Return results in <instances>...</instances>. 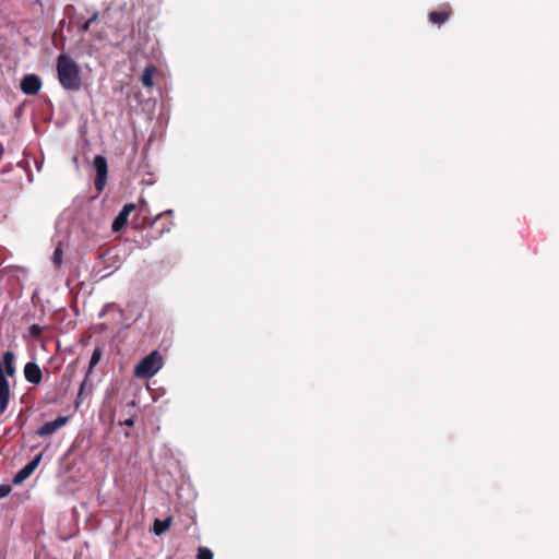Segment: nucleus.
<instances>
[{
  "label": "nucleus",
  "mask_w": 559,
  "mask_h": 559,
  "mask_svg": "<svg viewBox=\"0 0 559 559\" xmlns=\"http://www.w3.org/2000/svg\"><path fill=\"white\" fill-rule=\"evenodd\" d=\"M56 71L58 81L66 91L76 92L81 88V68L70 56L66 53L58 56Z\"/></svg>",
  "instance_id": "nucleus-1"
},
{
  "label": "nucleus",
  "mask_w": 559,
  "mask_h": 559,
  "mask_svg": "<svg viewBox=\"0 0 559 559\" xmlns=\"http://www.w3.org/2000/svg\"><path fill=\"white\" fill-rule=\"evenodd\" d=\"M162 366V355L157 350H153L135 366L134 374L138 378L147 379L153 377Z\"/></svg>",
  "instance_id": "nucleus-2"
},
{
  "label": "nucleus",
  "mask_w": 559,
  "mask_h": 559,
  "mask_svg": "<svg viewBox=\"0 0 559 559\" xmlns=\"http://www.w3.org/2000/svg\"><path fill=\"white\" fill-rule=\"evenodd\" d=\"M93 165L96 170V177H95V181H94L95 189L98 192H100V191H103V189L106 185L107 175H108V164H107L106 158L103 155H96L94 157Z\"/></svg>",
  "instance_id": "nucleus-3"
},
{
  "label": "nucleus",
  "mask_w": 559,
  "mask_h": 559,
  "mask_svg": "<svg viewBox=\"0 0 559 559\" xmlns=\"http://www.w3.org/2000/svg\"><path fill=\"white\" fill-rule=\"evenodd\" d=\"M41 454L36 455L31 462H28L22 469H20L13 477L12 483L14 485H20L24 480H26L37 468L41 461Z\"/></svg>",
  "instance_id": "nucleus-4"
},
{
  "label": "nucleus",
  "mask_w": 559,
  "mask_h": 559,
  "mask_svg": "<svg viewBox=\"0 0 559 559\" xmlns=\"http://www.w3.org/2000/svg\"><path fill=\"white\" fill-rule=\"evenodd\" d=\"M21 91L26 95H35L41 88V80L36 74H26L21 81Z\"/></svg>",
  "instance_id": "nucleus-5"
},
{
  "label": "nucleus",
  "mask_w": 559,
  "mask_h": 559,
  "mask_svg": "<svg viewBox=\"0 0 559 559\" xmlns=\"http://www.w3.org/2000/svg\"><path fill=\"white\" fill-rule=\"evenodd\" d=\"M69 421L68 416H60L52 421L44 424L37 431L36 435L39 437H47L53 435L58 429L66 426Z\"/></svg>",
  "instance_id": "nucleus-6"
},
{
  "label": "nucleus",
  "mask_w": 559,
  "mask_h": 559,
  "mask_svg": "<svg viewBox=\"0 0 559 559\" xmlns=\"http://www.w3.org/2000/svg\"><path fill=\"white\" fill-rule=\"evenodd\" d=\"M14 361V353L10 350L4 352L0 361V376L8 379V377H13L15 374Z\"/></svg>",
  "instance_id": "nucleus-7"
},
{
  "label": "nucleus",
  "mask_w": 559,
  "mask_h": 559,
  "mask_svg": "<svg viewBox=\"0 0 559 559\" xmlns=\"http://www.w3.org/2000/svg\"><path fill=\"white\" fill-rule=\"evenodd\" d=\"M452 14V8L450 4H442L438 10L431 11L428 14V19L432 24L441 25L445 23Z\"/></svg>",
  "instance_id": "nucleus-8"
},
{
  "label": "nucleus",
  "mask_w": 559,
  "mask_h": 559,
  "mask_svg": "<svg viewBox=\"0 0 559 559\" xmlns=\"http://www.w3.org/2000/svg\"><path fill=\"white\" fill-rule=\"evenodd\" d=\"M135 210L134 203H128L123 206L121 212L118 214V216L112 222V230L114 231H120L128 223V217L131 212Z\"/></svg>",
  "instance_id": "nucleus-9"
},
{
  "label": "nucleus",
  "mask_w": 559,
  "mask_h": 559,
  "mask_svg": "<svg viewBox=\"0 0 559 559\" xmlns=\"http://www.w3.org/2000/svg\"><path fill=\"white\" fill-rule=\"evenodd\" d=\"M24 377L27 382L38 384L43 379V373L36 362L28 361L24 367Z\"/></svg>",
  "instance_id": "nucleus-10"
},
{
  "label": "nucleus",
  "mask_w": 559,
  "mask_h": 559,
  "mask_svg": "<svg viewBox=\"0 0 559 559\" xmlns=\"http://www.w3.org/2000/svg\"><path fill=\"white\" fill-rule=\"evenodd\" d=\"M10 383L9 380L0 376V416L7 411L10 402Z\"/></svg>",
  "instance_id": "nucleus-11"
},
{
  "label": "nucleus",
  "mask_w": 559,
  "mask_h": 559,
  "mask_svg": "<svg viewBox=\"0 0 559 559\" xmlns=\"http://www.w3.org/2000/svg\"><path fill=\"white\" fill-rule=\"evenodd\" d=\"M171 213H173V211H170V210L166 211L165 213L157 215L155 217V219L152 222L151 228L152 229L157 228L158 236H162L165 231L170 230L171 223L170 222L165 223L164 221L166 219V216L170 215Z\"/></svg>",
  "instance_id": "nucleus-12"
},
{
  "label": "nucleus",
  "mask_w": 559,
  "mask_h": 559,
  "mask_svg": "<svg viewBox=\"0 0 559 559\" xmlns=\"http://www.w3.org/2000/svg\"><path fill=\"white\" fill-rule=\"evenodd\" d=\"M170 524H171L170 516L166 518L165 520L156 519L153 524L154 534L157 536L164 534L170 527Z\"/></svg>",
  "instance_id": "nucleus-13"
},
{
  "label": "nucleus",
  "mask_w": 559,
  "mask_h": 559,
  "mask_svg": "<svg viewBox=\"0 0 559 559\" xmlns=\"http://www.w3.org/2000/svg\"><path fill=\"white\" fill-rule=\"evenodd\" d=\"M156 69L152 66L146 67L141 75V82L145 87H152L154 85V74Z\"/></svg>",
  "instance_id": "nucleus-14"
},
{
  "label": "nucleus",
  "mask_w": 559,
  "mask_h": 559,
  "mask_svg": "<svg viewBox=\"0 0 559 559\" xmlns=\"http://www.w3.org/2000/svg\"><path fill=\"white\" fill-rule=\"evenodd\" d=\"M102 356H103V349L100 347H95L92 353L90 365H88L90 370H92L99 362Z\"/></svg>",
  "instance_id": "nucleus-15"
},
{
  "label": "nucleus",
  "mask_w": 559,
  "mask_h": 559,
  "mask_svg": "<svg viewBox=\"0 0 559 559\" xmlns=\"http://www.w3.org/2000/svg\"><path fill=\"white\" fill-rule=\"evenodd\" d=\"M62 257H63L62 248H61V246H58L55 249L53 254H52V262H53L56 267H60L61 266V264H62Z\"/></svg>",
  "instance_id": "nucleus-16"
},
{
  "label": "nucleus",
  "mask_w": 559,
  "mask_h": 559,
  "mask_svg": "<svg viewBox=\"0 0 559 559\" xmlns=\"http://www.w3.org/2000/svg\"><path fill=\"white\" fill-rule=\"evenodd\" d=\"M28 332H29V335L35 338V340H38L43 332H44V328L38 325V324H32L29 328H28Z\"/></svg>",
  "instance_id": "nucleus-17"
},
{
  "label": "nucleus",
  "mask_w": 559,
  "mask_h": 559,
  "mask_svg": "<svg viewBox=\"0 0 559 559\" xmlns=\"http://www.w3.org/2000/svg\"><path fill=\"white\" fill-rule=\"evenodd\" d=\"M197 559H213V552L206 547H200L198 549Z\"/></svg>",
  "instance_id": "nucleus-18"
},
{
  "label": "nucleus",
  "mask_w": 559,
  "mask_h": 559,
  "mask_svg": "<svg viewBox=\"0 0 559 559\" xmlns=\"http://www.w3.org/2000/svg\"><path fill=\"white\" fill-rule=\"evenodd\" d=\"M11 492V486L0 485V498L7 497Z\"/></svg>",
  "instance_id": "nucleus-19"
},
{
  "label": "nucleus",
  "mask_w": 559,
  "mask_h": 559,
  "mask_svg": "<svg viewBox=\"0 0 559 559\" xmlns=\"http://www.w3.org/2000/svg\"><path fill=\"white\" fill-rule=\"evenodd\" d=\"M91 24H92V23H90V22H88V20H87V21H85V22L82 24L81 29H82L83 32H87V31L90 29V27H91Z\"/></svg>",
  "instance_id": "nucleus-20"
},
{
  "label": "nucleus",
  "mask_w": 559,
  "mask_h": 559,
  "mask_svg": "<svg viewBox=\"0 0 559 559\" xmlns=\"http://www.w3.org/2000/svg\"><path fill=\"white\" fill-rule=\"evenodd\" d=\"M122 425H126L128 427H132L134 425V419L133 418H128L126 419Z\"/></svg>",
  "instance_id": "nucleus-21"
},
{
  "label": "nucleus",
  "mask_w": 559,
  "mask_h": 559,
  "mask_svg": "<svg viewBox=\"0 0 559 559\" xmlns=\"http://www.w3.org/2000/svg\"><path fill=\"white\" fill-rule=\"evenodd\" d=\"M98 19V12H94L93 15L88 19L90 23H94Z\"/></svg>",
  "instance_id": "nucleus-22"
},
{
  "label": "nucleus",
  "mask_w": 559,
  "mask_h": 559,
  "mask_svg": "<svg viewBox=\"0 0 559 559\" xmlns=\"http://www.w3.org/2000/svg\"><path fill=\"white\" fill-rule=\"evenodd\" d=\"M84 386H85V383L83 382V383L81 384V386H80L79 396L83 393Z\"/></svg>",
  "instance_id": "nucleus-23"
}]
</instances>
